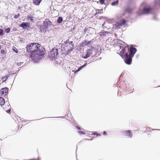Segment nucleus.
Segmentation results:
<instances>
[{"label": "nucleus", "instance_id": "4be33fe9", "mask_svg": "<svg viewBox=\"0 0 160 160\" xmlns=\"http://www.w3.org/2000/svg\"><path fill=\"white\" fill-rule=\"evenodd\" d=\"M10 28H8L5 29V32L6 33H8L10 32Z\"/></svg>", "mask_w": 160, "mask_h": 160}, {"label": "nucleus", "instance_id": "7ed1b4c3", "mask_svg": "<svg viewBox=\"0 0 160 160\" xmlns=\"http://www.w3.org/2000/svg\"><path fill=\"white\" fill-rule=\"evenodd\" d=\"M151 12V8L149 7H144L140 8L137 12L138 15H140L143 14H148Z\"/></svg>", "mask_w": 160, "mask_h": 160}, {"label": "nucleus", "instance_id": "72a5a7b5", "mask_svg": "<svg viewBox=\"0 0 160 160\" xmlns=\"http://www.w3.org/2000/svg\"><path fill=\"white\" fill-rule=\"evenodd\" d=\"M107 134L106 132L104 131L103 132V134L104 135H106Z\"/></svg>", "mask_w": 160, "mask_h": 160}, {"label": "nucleus", "instance_id": "cd10ccee", "mask_svg": "<svg viewBox=\"0 0 160 160\" xmlns=\"http://www.w3.org/2000/svg\"><path fill=\"white\" fill-rule=\"evenodd\" d=\"M104 2V0H100V1H99L102 4H103Z\"/></svg>", "mask_w": 160, "mask_h": 160}, {"label": "nucleus", "instance_id": "f704fd0d", "mask_svg": "<svg viewBox=\"0 0 160 160\" xmlns=\"http://www.w3.org/2000/svg\"><path fill=\"white\" fill-rule=\"evenodd\" d=\"M97 136H100V135L97 133Z\"/></svg>", "mask_w": 160, "mask_h": 160}, {"label": "nucleus", "instance_id": "f8f14e48", "mask_svg": "<svg viewBox=\"0 0 160 160\" xmlns=\"http://www.w3.org/2000/svg\"><path fill=\"white\" fill-rule=\"evenodd\" d=\"M99 35L101 36H106L108 34H110V33L109 32H107L105 31H103L102 32H101L99 33Z\"/></svg>", "mask_w": 160, "mask_h": 160}, {"label": "nucleus", "instance_id": "20e7f679", "mask_svg": "<svg viewBox=\"0 0 160 160\" xmlns=\"http://www.w3.org/2000/svg\"><path fill=\"white\" fill-rule=\"evenodd\" d=\"M58 51L57 49L54 48H52L50 52L49 55V58L52 59L56 58L58 54Z\"/></svg>", "mask_w": 160, "mask_h": 160}, {"label": "nucleus", "instance_id": "a211bd4d", "mask_svg": "<svg viewBox=\"0 0 160 160\" xmlns=\"http://www.w3.org/2000/svg\"><path fill=\"white\" fill-rule=\"evenodd\" d=\"M41 1V0H33V2L35 4L37 5L40 4Z\"/></svg>", "mask_w": 160, "mask_h": 160}, {"label": "nucleus", "instance_id": "9d476101", "mask_svg": "<svg viewBox=\"0 0 160 160\" xmlns=\"http://www.w3.org/2000/svg\"><path fill=\"white\" fill-rule=\"evenodd\" d=\"M8 91V89L7 88H4L0 90V93L2 95L6 94Z\"/></svg>", "mask_w": 160, "mask_h": 160}, {"label": "nucleus", "instance_id": "b1692460", "mask_svg": "<svg viewBox=\"0 0 160 160\" xmlns=\"http://www.w3.org/2000/svg\"><path fill=\"white\" fill-rule=\"evenodd\" d=\"M78 133L80 134H85V133L84 132L79 131L78 132Z\"/></svg>", "mask_w": 160, "mask_h": 160}, {"label": "nucleus", "instance_id": "0eeeda50", "mask_svg": "<svg viewBox=\"0 0 160 160\" xmlns=\"http://www.w3.org/2000/svg\"><path fill=\"white\" fill-rule=\"evenodd\" d=\"M51 24V22L48 19L45 20L44 22L43 25L41 27L42 28L46 29L48 25H50Z\"/></svg>", "mask_w": 160, "mask_h": 160}, {"label": "nucleus", "instance_id": "4c0bfd02", "mask_svg": "<svg viewBox=\"0 0 160 160\" xmlns=\"http://www.w3.org/2000/svg\"><path fill=\"white\" fill-rule=\"evenodd\" d=\"M1 48V45H0V49Z\"/></svg>", "mask_w": 160, "mask_h": 160}, {"label": "nucleus", "instance_id": "7c9ffc66", "mask_svg": "<svg viewBox=\"0 0 160 160\" xmlns=\"http://www.w3.org/2000/svg\"><path fill=\"white\" fill-rule=\"evenodd\" d=\"M92 134H96L97 135V134L98 133L97 132H92Z\"/></svg>", "mask_w": 160, "mask_h": 160}, {"label": "nucleus", "instance_id": "ddd939ff", "mask_svg": "<svg viewBox=\"0 0 160 160\" xmlns=\"http://www.w3.org/2000/svg\"><path fill=\"white\" fill-rule=\"evenodd\" d=\"M125 134L126 136L130 138H131L132 137V133L131 131L130 130L126 131L125 132Z\"/></svg>", "mask_w": 160, "mask_h": 160}, {"label": "nucleus", "instance_id": "4468645a", "mask_svg": "<svg viewBox=\"0 0 160 160\" xmlns=\"http://www.w3.org/2000/svg\"><path fill=\"white\" fill-rule=\"evenodd\" d=\"M28 19H29L31 21L34 22L35 20L34 18L33 17V15H29L28 16Z\"/></svg>", "mask_w": 160, "mask_h": 160}, {"label": "nucleus", "instance_id": "2f4dec72", "mask_svg": "<svg viewBox=\"0 0 160 160\" xmlns=\"http://www.w3.org/2000/svg\"><path fill=\"white\" fill-rule=\"evenodd\" d=\"M8 113H9L10 112V109H9L8 110H7L6 111Z\"/></svg>", "mask_w": 160, "mask_h": 160}, {"label": "nucleus", "instance_id": "dca6fc26", "mask_svg": "<svg viewBox=\"0 0 160 160\" xmlns=\"http://www.w3.org/2000/svg\"><path fill=\"white\" fill-rule=\"evenodd\" d=\"M5 101L4 99L2 97H0V105L2 106L5 104Z\"/></svg>", "mask_w": 160, "mask_h": 160}, {"label": "nucleus", "instance_id": "f257e3e1", "mask_svg": "<svg viewBox=\"0 0 160 160\" xmlns=\"http://www.w3.org/2000/svg\"><path fill=\"white\" fill-rule=\"evenodd\" d=\"M26 48L28 52H31V58L34 62H38L41 59L45 53L44 48L41 47L40 45L37 43H31Z\"/></svg>", "mask_w": 160, "mask_h": 160}, {"label": "nucleus", "instance_id": "a878e982", "mask_svg": "<svg viewBox=\"0 0 160 160\" xmlns=\"http://www.w3.org/2000/svg\"><path fill=\"white\" fill-rule=\"evenodd\" d=\"M22 63L23 62H18L17 63V65L19 66H20Z\"/></svg>", "mask_w": 160, "mask_h": 160}, {"label": "nucleus", "instance_id": "2eb2a0df", "mask_svg": "<svg viewBox=\"0 0 160 160\" xmlns=\"http://www.w3.org/2000/svg\"><path fill=\"white\" fill-rule=\"evenodd\" d=\"M87 63H85L83 65L80 67L78 69L76 70V71H75V70H72V72H74V73H76V72H78V71H79L80 70H81V69H82L83 68H84V67H85L86 65H87Z\"/></svg>", "mask_w": 160, "mask_h": 160}, {"label": "nucleus", "instance_id": "5701e85b", "mask_svg": "<svg viewBox=\"0 0 160 160\" xmlns=\"http://www.w3.org/2000/svg\"><path fill=\"white\" fill-rule=\"evenodd\" d=\"M8 77L7 76L4 77L2 78V79L3 81H5L6 79L8 78Z\"/></svg>", "mask_w": 160, "mask_h": 160}, {"label": "nucleus", "instance_id": "f3484780", "mask_svg": "<svg viewBox=\"0 0 160 160\" xmlns=\"http://www.w3.org/2000/svg\"><path fill=\"white\" fill-rule=\"evenodd\" d=\"M115 27L116 29H118L121 27V26L119 22H117L115 24Z\"/></svg>", "mask_w": 160, "mask_h": 160}, {"label": "nucleus", "instance_id": "393cba45", "mask_svg": "<svg viewBox=\"0 0 160 160\" xmlns=\"http://www.w3.org/2000/svg\"><path fill=\"white\" fill-rule=\"evenodd\" d=\"M19 14H18L15 15L14 16V18L15 19H17L19 17Z\"/></svg>", "mask_w": 160, "mask_h": 160}, {"label": "nucleus", "instance_id": "423d86ee", "mask_svg": "<svg viewBox=\"0 0 160 160\" xmlns=\"http://www.w3.org/2000/svg\"><path fill=\"white\" fill-rule=\"evenodd\" d=\"M137 51L136 48L132 47H130L129 49V56L132 58L134 56Z\"/></svg>", "mask_w": 160, "mask_h": 160}, {"label": "nucleus", "instance_id": "e433bc0d", "mask_svg": "<svg viewBox=\"0 0 160 160\" xmlns=\"http://www.w3.org/2000/svg\"><path fill=\"white\" fill-rule=\"evenodd\" d=\"M15 52H16V53L18 52V51L17 50H16V51H15Z\"/></svg>", "mask_w": 160, "mask_h": 160}, {"label": "nucleus", "instance_id": "473e14b6", "mask_svg": "<svg viewBox=\"0 0 160 160\" xmlns=\"http://www.w3.org/2000/svg\"><path fill=\"white\" fill-rule=\"evenodd\" d=\"M76 128L78 129L79 130H81V129L79 127H78V126H77L76 127Z\"/></svg>", "mask_w": 160, "mask_h": 160}, {"label": "nucleus", "instance_id": "9b49d317", "mask_svg": "<svg viewBox=\"0 0 160 160\" xmlns=\"http://www.w3.org/2000/svg\"><path fill=\"white\" fill-rule=\"evenodd\" d=\"M91 41H88L87 40H85L84 42H82L80 43V46L81 47H83L85 46L88 45V44L90 43Z\"/></svg>", "mask_w": 160, "mask_h": 160}, {"label": "nucleus", "instance_id": "c756f323", "mask_svg": "<svg viewBox=\"0 0 160 160\" xmlns=\"http://www.w3.org/2000/svg\"><path fill=\"white\" fill-rule=\"evenodd\" d=\"M98 10V12L96 13V14L98 13H101V12L102 11V10Z\"/></svg>", "mask_w": 160, "mask_h": 160}, {"label": "nucleus", "instance_id": "aec40b11", "mask_svg": "<svg viewBox=\"0 0 160 160\" xmlns=\"http://www.w3.org/2000/svg\"><path fill=\"white\" fill-rule=\"evenodd\" d=\"M62 21V17H59L58 18L57 22L58 23H60Z\"/></svg>", "mask_w": 160, "mask_h": 160}, {"label": "nucleus", "instance_id": "1a4fd4ad", "mask_svg": "<svg viewBox=\"0 0 160 160\" xmlns=\"http://www.w3.org/2000/svg\"><path fill=\"white\" fill-rule=\"evenodd\" d=\"M29 26V24L28 22H23L22 23H21L20 26L21 27H22L23 28H25L27 27H28Z\"/></svg>", "mask_w": 160, "mask_h": 160}, {"label": "nucleus", "instance_id": "412c9836", "mask_svg": "<svg viewBox=\"0 0 160 160\" xmlns=\"http://www.w3.org/2000/svg\"><path fill=\"white\" fill-rule=\"evenodd\" d=\"M118 0H117L116 1H115V2H112L111 4V5L112 6L117 5L118 4Z\"/></svg>", "mask_w": 160, "mask_h": 160}, {"label": "nucleus", "instance_id": "6ab92c4d", "mask_svg": "<svg viewBox=\"0 0 160 160\" xmlns=\"http://www.w3.org/2000/svg\"><path fill=\"white\" fill-rule=\"evenodd\" d=\"M121 26L122 27L123 25H124L126 23V21L124 19H122V20L120 22H119Z\"/></svg>", "mask_w": 160, "mask_h": 160}, {"label": "nucleus", "instance_id": "c9c22d12", "mask_svg": "<svg viewBox=\"0 0 160 160\" xmlns=\"http://www.w3.org/2000/svg\"><path fill=\"white\" fill-rule=\"evenodd\" d=\"M86 31H87V29H85L84 30V32H86Z\"/></svg>", "mask_w": 160, "mask_h": 160}, {"label": "nucleus", "instance_id": "39448f33", "mask_svg": "<svg viewBox=\"0 0 160 160\" xmlns=\"http://www.w3.org/2000/svg\"><path fill=\"white\" fill-rule=\"evenodd\" d=\"M92 49H89L87 50L86 51V54L85 55H82V57L84 59H87L90 57L92 54Z\"/></svg>", "mask_w": 160, "mask_h": 160}, {"label": "nucleus", "instance_id": "f03ea898", "mask_svg": "<svg viewBox=\"0 0 160 160\" xmlns=\"http://www.w3.org/2000/svg\"><path fill=\"white\" fill-rule=\"evenodd\" d=\"M125 49L123 48L120 52V55L124 59L125 62L128 64H130L132 62V58L129 56L128 53L126 52Z\"/></svg>", "mask_w": 160, "mask_h": 160}, {"label": "nucleus", "instance_id": "bb28decb", "mask_svg": "<svg viewBox=\"0 0 160 160\" xmlns=\"http://www.w3.org/2000/svg\"><path fill=\"white\" fill-rule=\"evenodd\" d=\"M3 30L2 29H0V35L2 36V35Z\"/></svg>", "mask_w": 160, "mask_h": 160}, {"label": "nucleus", "instance_id": "6e6552de", "mask_svg": "<svg viewBox=\"0 0 160 160\" xmlns=\"http://www.w3.org/2000/svg\"><path fill=\"white\" fill-rule=\"evenodd\" d=\"M69 48L67 47V49H68L67 51V53H70L71 51H72V49L73 48V42L71 41L69 44Z\"/></svg>", "mask_w": 160, "mask_h": 160}, {"label": "nucleus", "instance_id": "c85d7f7f", "mask_svg": "<svg viewBox=\"0 0 160 160\" xmlns=\"http://www.w3.org/2000/svg\"><path fill=\"white\" fill-rule=\"evenodd\" d=\"M1 53H2L3 54H4V53H5V51L4 50L2 49L1 50Z\"/></svg>", "mask_w": 160, "mask_h": 160}]
</instances>
